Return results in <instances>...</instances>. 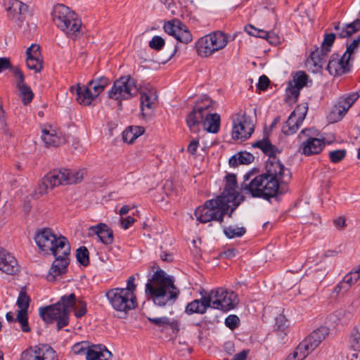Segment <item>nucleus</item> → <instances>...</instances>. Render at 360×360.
Here are the masks:
<instances>
[{"mask_svg":"<svg viewBox=\"0 0 360 360\" xmlns=\"http://www.w3.org/2000/svg\"><path fill=\"white\" fill-rule=\"evenodd\" d=\"M210 300L208 299L207 295L202 296L200 300H194L188 303L185 309L187 314L194 313L203 314L206 312L207 308L211 307Z\"/></svg>","mask_w":360,"mask_h":360,"instance_id":"25","label":"nucleus"},{"mask_svg":"<svg viewBox=\"0 0 360 360\" xmlns=\"http://www.w3.org/2000/svg\"><path fill=\"white\" fill-rule=\"evenodd\" d=\"M307 75L304 72L299 71L295 73L291 82L293 85L302 89L307 84Z\"/></svg>","mask_w":360,"mask_h":360,"instance_id":"51","label":"nucleus"},{"mask_svg":"<svg viewBox=\"0 0 360 360\" xmlns=\"http://www.w3.org/2000/svg\"><path fill=\"white\" fill-rule=\"evenodd\" d=\"M51 15L54 24L68 38L76 40L80 37L81 20L69 7L63 4H57L53 6Z\"/></svg>","mask_w":360,"mask_h":360,"instance_id":"5","label":"nucleus"},{"mask_svg":"<svg viewBox=\"0 0 360 360\" xmlns=\"http://www.w3.org/2000/svg\"><path fill=\"white\" fill-rule=\"evenodd\" d=\"M110 83L109 79L105 77H98L94 79H91L87 83V86L89 89H92L93 96L96 98L98 95L103 91L106 86Z\"/></svg>","mask_w":360,"mask_h":360,"instance_id":"33","label":"nucleus"},{"mask_svg":"<svg viewBox=\"0 0 360 360\" xmlns=\"http://www.w3.org/2000/svg\"><path fill=\"white\" fill-rule=\"evenodd\" d=\"M270 84V80L266 75H262L259 78L257 88L261 91H265Z\"/></svg>","mask_w":360,"mask_h":360,"instance_id":"60","label":"nucleus"},{"mask_svg":"<svg viewBox=\"0 0 360 360\" xmlns=\"http://www.w3.org/2000/svg\"><path fill=\"white\" fill-rule=\"evenodd\" d=\"M228 43V37L221 31H215L200 38L196 44L198 56L207 58L214 52L223 49Z\"/></svg>","mask_w":360,"mask_h":360,"instance_id":"7","label":"nucleus"},{"mask_svg":"<svg viewBox=\"0 0 360 360\" xmlns=\"http://www.w3.org/2000/svg\"><path fill=\"white\" fill-rule=\"evenodd\" d=\"M317 131L314 129H304L299 134L297 138L300 145L297 152L305 156L318 155L323 150L326 143L324 139L315 137Z\"/></svg>","mask_w":360,"mask_h":360,"instance_id":"9","label":"nucleus"},{"mask_svg":"<svg viewBox=\"0 0 360 360\" xmlns=\"http://www.w3.org/2000/svg\"><path fill=\"white\" fill-rule=\"evenodd\" d=\"M174 278L162 269L157 270L146 284L145 292L155 305H172L178 299L180 290L174 285Z\"/></svg>","mask_w":360,"mask_h":360,"instance_id":"3","label":"nucleus"},{"mask_svg":"<svg viewBox=\"0 0 360 360\" xmlns=\"http://www.w3.org/2000/svg\"><path fill=\"white\" fill-rule=\"evenodd\" d=\"M5 70H9L16 79L18 77L22 78V75H23L22 72L18 67L12 65L9 58L1 57V72Z\"/></svg>","mask_w":360,"mask_h":360,"instance_id":"45","label":"nucleus"},{"mask_svg":"<svg viewBox=\"0 0 360 360\" xmlns=\"http://www.w3.org/2000/svg\"><path fill=\"white\" fill-rule=\"evenodd\" d=\"M232 137L233 139L245 140L254 131V124L250 116L239 112L233 116Z\"/></svg>","mask_w":360,"mask_h":360,"instance_id":"13","label":"nucleus"},{"mask_svg":"<svg viewBox=\"0 0 360 360\" xmlns=\"http://www.w3.org/2000/svg\"><path fill=\"white\" fill-rule=\"evenodd\" d=\"M112 356L105 347L94 345L86 351V360H108Z\"/></svg>","mask_w":360,"mask_h":360,"instance_id":"29","label":"nucleus"},{"mask_svg":"<svg viewBox=\"0 0 360 360\" xmlns=\"http://www.w3.org/2000/svg\"><path fill=\"white\" fill-rule=\"evenodd\" d=\"M68 184H74L81 182L86 172L85 169H81L74 171L68 169Z\"/></svg>","mask_w":360,"mask_h":360,"instance_id":"46","label":"nucleus"},{"mask_svg":"<svg viewBox=\"0 0 360 360\" xmlns=\"http://www.w3.org/2000/svg\"><path fill=\"white\" fill-rule=\"evenodd\" d=\"M245 30L250 35L260 37L262 39H266L271 44L274 43V41L271 40V39H273V37L271 35V33L266 31L257 29L251 25L245 27Z\"/></svg>","mask_w":360,"mask_h":360,"instance_id":"41","label":"nucleus"},{"mask_svg":"<svg viewBox=\"0 0 360 360\" xmlns=\"http://www.w3.org/2000/svg\"><path fill=\"white\" fill-rule=\"evenodd\" d=\"M135 221L134 217L131 216H128L126 218H122L121 220V224L124 229H127L130 226H131Z\"/></svg>","mask_w":360,"mask_h":360,"instance_id":"63","label":"nucleus"},{"mask_svg":"<svg viewBox=\"0 0 360 360\" xmlns=\"http://www.w3.org/2000/svg\"><path fill=\"white\" fill-rule=\"evenodd\" d=\"M252 146L261 149L264 154L269 156L266 164L276 162L278 165H283L280 160L276 156V153L278 151L276 147L272 145L268 139L259 140L255 142Z\"/></svg>","mask_w":360,"mask_h":360,"instance_id":"22","label":"nucleus"},{"mask_svg":"<svg viewBox=\"0 0 360 360\" xmlns=\"http://www.w3.org/2000/svg\"><path fill=\"white\" fill-rule=\"evenodd\" d=\"M206 114L195 110H193L187 115L186 121L188 127L193 133H197L200 131V126H203Z\"/></svg>","mask_w":360,"mask_h":360,"instance_id":"26","label":"nucleus"},{"mask_svg":"<svg viewBox=\"0 0 360 360\" xmlns=\"http://www.w3.org/2000/svg\"><path fill=\"white\" fill-rule=\"evenodd\" d=\"M241 184V191L252 198L269 199L276 195L280 184H286L291 179L290 169L274 162L266 164V172L254 176L246 173Z\"/></svg>","mask_w":360,"mask_h":360,"instance_id":"1","label":"nucleus"},{"mask_svg":"<svg viewBox=\"0 0 360 360\" xmlns=\"http://www.w3.org/2000/svg\"><path fill=\"white\" fill-rule=\"evenodd\" d=\"M199 146L198 140L193 139L192 140L189 145L188 146L187 150L192 155H194L197 150V148Z\"/></svg>","mask_w":360,"mask_h":360,"instance_id":"64","label":"nucleus"},{"mask_svg":"<svg viewBox=\"0 0 360 360\" xmlns=\"http://www.w3.org/2000/svg\"><path fill=\"white\" fill-rule=\"evenodd\" d=\"M19 271L15 257L5 250H1V272L8 275H15Z\"/></svg>","mask_w":360,"mask_h":360,"instance_id":"23","label":"nucleus"},{"mask_svg":"<svg viewBox=\"0 0 360 360\" xmlns=\"http://www.w3.org/2000/svg\"><path fill=\"white\" fill-rule=\"evenodd\" d=\"M336 35H337V33L336 34H333V33L326 34L324 36V39L322 42L321 48H322L323 50H325L329 53L330 51V48L335 41Z\"/></svg>","mask_w":360,"mask_h":360,"instance_id":"56","label":"nucleus"},{"mask_svg":"<svg viewBox=\"0 0 360 360\" xmlns=\"http://www.w3.org/2000/svg\"><path fill=\"white\" fill-rule=\"evenodd\" d=\"M39 248L46 253L51 252L55 257L46 276L49 281L53 282L57 276L65 274L70 263V245L68 239L57 236L50 229H44L34 238Z\"/></svg>","mask_w":360,"mask_h":360,"instance_id":"2","label":"nucleus"},{"mask_svg":"<svg viewBox=\"0 0 360 360\" xmlns=\"http://www.w3.org/2000/svg\"><path fill=\"white\" fill-rule=\"evenodd\" d=\"M330 328L326 326H321L314 330L304 340L302 344L300 345L297 348L299 350L303 347L307 351V354L304 355L305 357L310 352H313L329 335Z\"/></svg>","mask_w":360,"mask_h":360,"instance_id":"16","label":"nucleus"},{"mask_svg":"<svg viewBox=\"0 0 360 360\" xmlns=\"http://www.w3.org/2000/svg\"><path fill=\"white\" fill-rule=\"evenodd\" d=\"M50 190H51V186L49 185V183H47L46 181V178L44 177L41 179V183L38 185L37 188H36V190L33 193L32 196L34 198H39L43 196L44 195L48 193V192Z\"/></svg>","mask_w":360,"mask_h":360,"instance_id":"49","label":"nucleus"},{"mask_svg":"<svg viewBox=\"0 0 360 360\" xmlns=\"http://www.w3.org/2000/svg\"><path fill=\"white\" fill-rule=\"evenodd\" d=\"M41 345L33 347H30L25 350L20 356V360H40L41 354Z\"/></svg>","mask_w":360,"mask_h":360,"instance_id":"40","label":"nucleus"},{"mask_svg":"<svg viewBox=\"0 0 360 360\" xmlns=\"http://www.w3.org/2000/svg\"><path fill=\"white\" fill-rule=\"evenodd\" d=\"M138 91L136 80L130 75H126L114 82L112 88L108 91V97L121 101L136 96Z\"/></svg>","mask_w":360,"mask_h":360,"instance_id":"10","label":"nucleus"},{"mask_svg":"<svg viewBox=\"0 0 360 360\" xmlns=\"http://www.w3.org/2000/svg\"><path fill=\"white\" fill-rule=\"evenodd\" d=\"M89 346L85 342H78L73 345L72 351L75 354H84L86 356V351L88 349Z\"/></svg>","mask_w":360,"mask_h":360,"instance_id":"58","label":"nucleus"},{"mask_svg":"<svg viewBox=\"0 0 360 360\" xmlns=\"http://www.w3.org/2000/svg\"><path fill=\"white\" fill-rule=\"evenodd\" d=\"M360 47V34L356 39H354L352 42L349 44L347 47V50L345 52V55L349 56V58L352 60L354 59V55L357 52Z\"/></svg>","mask_w":360,"mask_h":360,"instance_id":"54","label":"nucleus"},{"mask_svg":"<svg viewBox=\"0 0 360 360\" xmlns=\"http://www.w3.org/2000/svg\"><path fill=\"white\" fill-rule=\"evenodd\" d=\"M144 129L139 126H131L122 132V139L124 142L132 143L139 136L143 134Z\"/></svg>","mask_w":360,"mask_h":360,"instance_id":"35","label":"nucleus"},{"mask_svg":"<svg viewBox=\"0 0 360 360\" xmlns=\"http://www.w3.org/2000/svg\"><path fill=\"white\" fill-rule=\"evenodd\" d=\"M175 39L181 43L188 44L192 41L193 37L187 27L181 23V26L179 27Z\"/></svg>","mask_w":360,"mask_h":360,"instance_id":"42","label":"nucleus"},{"mask_svg":"<svg viewBox=\"0 0 360 360\" xmlns=\"http://www.w3.org/2000/svg\"><path fill=\"white\" fill-rule=\"evenodd\" d=\"M255 158L250 153L243 151L239 152L233 155L229 160L231 167H236L238 165H248L253 162Z\"/></svg>","mask_w":360,"mask_h":360,"instance_id":"34","label":"nucleus"},{"mask_svg":"<svg viewBox=\"0 0 360 360\" xmlns=\"http://www.w3.org/2000/svg\"><path fill=\"white\" fill-rule=\"evenodd\" d=\"M79 308L76 310L75 315L77 318H81L84 316L86 313V304L83 302H79Z\"/></svg>","mask_w":360,"mask_h":360,"instance_id":"62","label":"nucleus"},{"mask_svg":"<svg viewBox=\"0 0 360 360\" xmlns=\"http://www.w3.org/2000/svg\"><path fill=\"white\" fill-rule=\"evenodd\" d=\"M220 127V116L217 113L210 112L206 114L203 128L210 133L218 132Z\"/></svg>","mask_w":360,"mask_h":360,"instance_id":"32","label":"nucleus"},{"mask_svg":"<svg viewBox=\"0 0 360 360\" xmlns=\"http://www.w3.org/2000/svg\"><path fill=\"white\" fill-rule=\"evenodd\" d=\"M4 7L8 20L21 27L25 20V14L29 12V6L19 0H4Z\"/></svg>","mask_w":360,"mask_h":360,"instance_id":"14","label":"nucleus"},{"mask_svg":"<svg viewBox=\"0 0 360 360\" xmlns=\"http://www.w3.org/2000/svg\"><path fill=\"white\" fill-rule=\"evenodd\" d=\"M26 65L28 69L34 72H39L43 68V59L40 51V46L37 44H32L26 51Z\"/></svg>","mask_w":360,"mask_h":360,"instance_id":"19","label":"nucleus"},{"mask_svg":"<svg viewBox=\"0 0 360 360\" xmlns=\"http://www.w3.org/2000/svg\"><path fill=\"white\" fill-rule=\"evenodd\" d=\"M71 93L77 95L76 99L79 104L84 106L91 105V102L95 99L93 96L92 91L87 86H81L78 84L77 86H72L70 88Z\"/></svg>","mask_w":360,"mask_h":360,"instance_id":"21","label":"nucleus"},{"mask_svg":"<svg viewBox=\"0 0 360 360\" xmlns=\"http://www.w3.org/2000/svg\"><path fill=\"white\" fill-rule=\"evenodd\" d=\"M223 198V196H217L214 199L205 201L203 205L197 207L194 213L196 219L201 223L211 221L222 223L224 215L231 207L230 205L224 202Z\"/></svg>","mask_w":360,"mask_h":360,"instance_id":"6","label":"nucleus"},{"mask_svg":"<svg viewBox=\"0 0 360 360\" xmlns=\"http://www.w3.org/2000/svg\"><path fill=\"white\" fill-rule=\"evenodd\" d=\"M181 24V22L179 20L169 21L165 24L164 30L168 34L175 37Z\"/></svg>","mask_w":360,"mask_h":360,"instance_id":"53","label":"nucleus"},{"mask_svg":"<svg viewBox=\"0 0 360 360\" xmlns=\"http://www.w3.org/2000/svg\"><path fill=\"white\" fill-rule=\"evenodd\" d=\"M41 139L47 147H57L66 142V138L58 134L56 131L51 127L49 129H44L42 130Z\"/></svg>","mask_w":360,"mask_h":360,"instance_id":"27","label":"nucleus"},{"mask_svg":"<svg viewBox=\"0 0 360 360\" xmlns=\"http://www.w3.org/2000/svg\"><path fill=\"white\" fill-rule=\"evenodd\" d=\"M135 281V277L134 276H131L129 277L127 282V287L126 288H120V289H123L125 290H129V292H131V293H134L136 289V285L134 283Z\"/></svg>","mask_w":360,"mask_h":360,"instance_id":"61","label":"nucleus"},{"mask_svg":"<svg viewBox=\"0 0 360 360\" xmlns=\"http://www.w3.org/2000/svg\"><path fill=\"white\" fill-rule=\"evenodd\" d=\"M15 322H18L22 332L29 333L31 330V328L29 326L28 323V314L25 311H18Z\"/></svg>","mask_w":360,"mask_h":360,"instance_id":"44","label":"nucleus"},{"mask_svg":"<svg viewBox=\"0 0 360 360\" xmlns=\"http://www.w3.org/2000/svg\"><path fill=\"white\" fill-rule=\"evenodd\" d=\"M165 45V40L160 36H154L149 41V46L155 50H160Z\"/></svg>","mask_w":360,"mask_h":360,"instance_id":"57","label":"nucleus"},{"mask_svg":"<svg viewBox=\"0 0 360 360\" xmlns=\"http://www.w3.org/2000/svg\"><path fill=\"white\" fill-rule=\"evenodd\" d=\"M328 52L322 48H317L310 54V60L313 63L314 67L317 69L321 68L325 63V59Z\"/></svg>","mask_w":360,"mask_h":360,"instance_id":"36","label":"nucleus"},{"mask_svg":"<svg viewBox=\"0 0 360 360\" xmlns=\"http://www.w3.org/2000/svg\"><path fill=\"white\" fill-rule=\"evenodd\" d=\"M223 231L228 238H235L243 236L245 233L246 229L244 227L231 225L223 226Z\"/></svg>","mask_w":360,"mask_h":360,"instance_id":"39","label":"nucleus"},{"mask_svg":"<svg viewBox=\"0 0 360 360\" xmlns=\"http://www.w3.org/2000/svg\"><path fill=\"white\" fill-rule=\"evenodd\" d=\"M349 56L345 53L340 57L338 53L331 55L327 65V70L333 76H340L350 70L351 65Z\"/></svg>","mask_w":360,"mask_h":360,"instance_id":"18","label":"nucleus"},{"mask_svg":"<svg viewBox=\"0 0 360 360\" xmlns=\"http://www.w3.org/2000/svg\"><path fill=\"white\" fill-rule=\"evenodd\" d=\"M89 230L97 235L103 243L109 245L113 242V231L105 224L100 223L90 227Z\"/></svg>","mask_w":360,"mask_h":360,"instance_id":"28","label":"nucleus"},{"mask_svg":"<svg viewBox=\"0 0 360 360\" xmlns=\"http://www.w3.org/2000/svg\"><path fill=\"white\" fill-rule=\"evenodd\" d=\"M193 108L203 114H208L214 110L213 101L210 98L205 96L200 100L196 101Z\"/></svg>","mask_w":360,"mask_h":360,"instance_id":"37","label":"nucleus"},{"mask_svg":"<svg viewBox=\"0 0 360 360\" xmlns=\"http://www.w3.org/2000/svg\"><path fill=\"white\" fill-rule=\"evenodd\" d=\"M211 308L228 311L235 308L238 303V295L231 290L222 288L212 290L207 294Z\"/></svg>","mask_w":360,"mask_h":360,"instance_id":"11","label":"nucleus"},{"mask_svg":"<svg viewBox=\"0 0 360 360\" xmlns=\"http://www.w3.org/2000/svg\"><path fill=\"white\" fill-rule=\"evenodd\" d=\"M16 82L17 88L19 90L20 96L24 105L30 103L33 97L34 94L31 90L30 87L26 85L24 82L25 77L22 75V78L18 77Z\"/></svg>","mask_w":360,"mask_h":360,"instance_id":"31","label":"nucleus"},{"mask_svg":"<svg viewBox=\"0 0 360 360\" xmlns=\"http://www.w3.org/2000/svg\"><path fill=\"white\" fill-rule=\"evenodd\" d=\"M148 320L150 321V323L158 327L166 328L170 326L172 328H174V326H176V323H175L174 321H171L170 319L167 316L156 318L148 317Z\"/></svg>","mask_w":360,"mask_h":360,"instance_id":"47","label":"nucleus"},{"mask_svg":"<svg viewBox=\"0 0 360 360\" xmlns=\"http://www.w3.org/2000/svg\"><path fill=\"white\" fill-rule=\"evenodd\" d=\"M105 296L112 307L117 311L127 314L137 306L135 293H131L127 290L120 288L110 289L106 292Z\"/></svg>","mask_w":360,"mask_h":360,"instance_id":"8","label":"nucleus"},{"mask_svg":"<svg viewBox=\"0 0 360 360\" xmlns=\"http://www.w3.org/2000/svg\"><path fill=\"white\" fill-rule=\"evenodd\" d=\"M236 176L233 174L226 176V184L223 193L219 196H223V201L230 205L231 212L229 217H231L235 209L244 200V196L240 195L238 191Z\"/></svg>","mask_w":360,"mask_h":360,"instance_id":"12","label":"nucleus"},{"mask_svg":"<svg viewBox=\"0 0 360 360\" xmlns=\"http://www.w3.org/2000/svg\"><path fill=\"white\" fill-rule=\"evenodd\" d=\"M360 278V274H359L358 271H352L349 274H347L342 279V281L336 286V289H339V291L341 288H349L352 285H354L359 279Z\"/></svg>","mask_w":360,"mask_h":360,"instance_id":"38","label":"nucleus"},{"mask_svg":"<svg viewBox=\"0 0 360 360\" xmlns=\"http://www.w3.org/2000/svg\"><path fill=\"white\" fill-rule=\"evenodd\" d=\"M300 88L292 84V82H289L288 86L286 89L287 100L288 101L296 102L300 96Z\"/></svg>","mask_w":360,"mask_h":360,"instance_id":"52","label":"nucleus"},{"mask_svg":"<svg viewBox=\"0 0 360 360\" xmlns=\"http://www.w3.org/2000/svg\"><path fill=\"white\" fill-rule=\"evenodd\" d=\"M76 304V297L74 293L63 295L54 304L39 309V315L46 323L57 321V329L60 330L69 323V315Z\"/></svg>","mask_w":360,"mask_h":360,"instance_id":"4","label":"nucleus"},{"mask_svg":"<svg viewBox=\"0 0 360 360\" xmlns=\"http://www.w3.org/2000/svg\"><path fill=\"white\" fill-rule=\"evenodd\" d=\"M40 360H58L56 352L48 345H41Z\"/></svg>","mask_w":360,"mask_h":360,"instance_id":"48","label":"nucleus"},{"mask_svg":"<svg viewBox=\"0 0 360 360\" xmlns=\"http://www.w3.org/2000/svg\"><path fill=\"white\" fill-rule=\"evenodd\" d=\"M307 110V105H297L291 112L287 121L283 123L282 132L288 136L295 134L305 119Z\"/></svg>","mask_w":360,"mask_h":360,"instance_id":"15","label":"nucleus"},{"mask_svg":"<svg viewBox=\"0 0 360 360\" xmlns=\"http://www.w3.org/2000/svg\"><path fill=\"white\" fill-rule=\"evenodd\" d=\"M345 149L335 150L329 152L328 156L333 163H338L342 161L346 156Z\"/></svg>","mask_w":360,"mask_h":360,"instance_id":"55","label":"nucleus"},{"mask_svg":"<svg viewBox=\"0 0 360 360\" xmlns=\"http://www.w3.org/2000/svg\"><path fill=\"white\" fill-rule=\"evenodd\" d=\"M69 175L68 169H54L49 172L44 177L46 181L51 186V189L63 184H68V176Z\"/></svg>","mask_w":360,"mask_h":360,"instance_id":"24","label":"nucleus"},{"mask_svg":"<svg viewBox=\"0 0 360 360\" xmlns=\"http://www.w3.org/2000/svg\"><path fill=\"white\" fill-rule=\"evenodd\" d=\"M240 319L236 315H229L225 319L226 326L231 330L235 329L239 324Z\"/></svg>","mask_w":360,"mask_h":360,"instance_id":"59","label":"nucleus"},{"mask_svg":"<svg viewBox=\"0 0 360 360\" xmlns=\"http://www.w3.org/2000/svg\"><path fill=\"white\" fill-rule=\"evenodd\" d=\"M76 257L80 264L87 266L89 263L88 249L84 246L79 248L77 250Z\"/></svg>","mask_w":360,"mask_h":360,"instance_id":"50","label":"nucleus"},{"mask_svg":"<svg viewBox=\"0 0 360 360\" xmlns=\"http://www.w3.org/2000/svg\"><path fill=\"white\" fill-rule=\"evenodd\" d=\"M335 30L340 38L349 37L360 30V20L356 19L351 23L345 25L343 27H340L338 23L335 26Z\"/></svg>","mask_w":360,"mask_h":360,"instance_id":"30","label":"nucleus"},{"mask_svg":"<svg viewBox=\"0 0 360 360\" xmlns=\"http://www.w3.org/2000/svg\"><path fill=\"white\" fill-rule=\"evenodd\" d=\"M358 98L359 94L357 93H352L340 97L330 115V120L333 122L342 120Z\"/></svg>","mask_w":360,"mask_h":360,"instance_id":"17","label":"nucleus"},{"mask_svg":"<svg viewBox=\"0 0 360 360\" xmlns=\"http://www.w3.org/2000/svg\"><path fill=\"white\" fill-rule=\"evenodd\" d=\"M158 96L156 92L150 90L141 94V109L143 117L150 116L156 108Z\"/></svg>","mask_w":360,"mask_h":360,"instance_id":"20","label":"nucleus"},{"mask_svg":"<svg viewBox=\"0 0 360 360\" xmlns=\"http://www.w3.org/2000/svg\"><path fill=\"white\" fill-rule=\"evenodd\" d=\"M30 302V298L27 295L25 288H22L20 291L18 300L17 306L18 307V311H25L27 312Z\"/></svg>","mask_w":360,"mask_h":360,"instance_id":"43","label":"nucleus"}]
</instances>
